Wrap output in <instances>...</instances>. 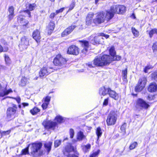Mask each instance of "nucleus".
Listing matches in <instances>:
<instances>
[{"label":"nucleus","mask_w":157,"mask_h":157,"mask_svg":"<svg viewBox=\"0 0 157 157\" xmlns=\"http://www.w3.org/2000/svg\"><path fill=\"white\" fill-rule=\"evenodd\" d=\"M108 94L110 97L115 100H117L118 98V94L114 91L111 90L110 88H108Z\"/></svg>","instance_id":"20"},{"label":"nucleus","mask_w":157,"mask_h":157,"mask_svg":"<svg viewBox=\"0 0 157 157\" xmlns=\"http://www.w3.org/2000/svg\"><path fill=\"white\" fill-rule=\"evenodd\" d=\"M108 88H105V87H102L99 90V94L103 96L105 95L109 94L108 91Z\"/></svg>","instance_id":"27"},{"label":"nucleus","mask_w":157,"mask_h":157,"mask_svg":"<svg viewBox=\"0 0 157 157\" xmlns=\"http://www.w3.org/2000/svg\"><path fill=\"white\" fill-rule=\"evenodd\" d=\"M33 37L38 42L41 38L40 33L38 30H34L33 33Z\"/></svg>","instance_id":"22"},{"label":"nucleus","mask_w":157,"mask_h":157,"mask_svg":"<svg viewBox=\"0 0 157 157\" xmlns=\"http://www.w3.org/2000/svg\"><path fill=\"white\" fill-rule=\"evenodd\" d=\"M64 155L67 157H78L77 156L75 155H71L70 154L65 153Z\"/></svg>","instance_id":"54"},{"label":"nucleus","mask_w":157,"mask_h":157,"mask_svg":"<svg viewBox=\"0 0 157 157\" xmlns=\"http://www.w3.org/2000/svg\"><path fill=\"white\" fill-rule=\"evenodd\" d=\"M100 151V150H98L97 151L94 152L90 156V157H96L99 153Z\"/></svg>","instance_id":"49"},{"label":"nucleus","mask_w":157,"mask_h":157,"mask_svg":"<svg viewBox=\"0 0 157 157\" xmlns=\"http://www.w3.org/2000/svg\"><path fill=\"white\" fill-rule=\"evenodd\" d=\"M64 9V8H63L60 9L59 10H57L56 12V14H57L59 13H61V12H62Z\"/></svg>","instance_id":"61"},{"label":"nucleus","mask_w":157,"mask_h":157,"mask_svg":"<svg viewBox=\"0 0 157 157\" xmlns=\"http://www.w3.org/2000/svg\"><path fill=\"white\" fill-rule=\"evenodd\" d=\"M132 31L134 36L135 37H138L139 36V32L136 30L135 28L132 27Z\"/></svg>","instance_id":"38"},{"label":"nucleus","mask_w":157,"mask_h":157,"mask_svg":"<svg viewBox=\"0 0 157 157\" xmlns=\"http://www.w3.org/2000/svg\"><path fill=\"white\" fill-rule=\"evenodd\" d=\"M76 27L75 25H72L66 29L61 34L62 36L64 37L70 34Z\"/></svg>","instance_id":"16"},{"label":"nucleus","mask_w":157,"mask_h":157,"mask_svg":"<svg viewBox=\"0 0 157 157\" xmlns=\"http://www.w3.org/2000/svg\"><path fill=\"white\" fill-rule=\"evenodd\" d=\"M154 34H157V29L155 28L151 29L149 32V34L150 37L151 38Z\"/></svg>","instance_id":"39"},{"label":"nucleus","mask_w":157,"mask_h":157,"mask_svg":"<svg viewBox=\"0 0 157 157\" xmlns=\"http://www.w3.org/2000/svg\"><path fill=\"white\" fill-rule=\"evenodd\" d=\"M17 107L14 104H13L12 107L9 108L7 111V116L8 118L10 119L12 117H14V115L16 113Z\"/></svg>","instance_id":"9"},{"label":"nucleus","mask_w":157,"mask_h":157,"mask_svg":"<svg viewBox=\"0 0 157 157\" xmlns=\"http://www.w3.org/2000/svg\"><path fill=\"white\" fill-rule=\"evenodd\" d=\"M5 59L6 64H10V63L11 61L8 56L6 55H5Z\"/></svg>","instance_id":"45"},{"label":"nucleus","mask_w":157,"mask_h":157,"mask_svg":"<svg viewBox=\"0 0 157 157\" xmlns=\"http://www.w3.org/2000/svg\"><path fill=\"white\" fill-rule=\"evenodd\" d=\"M27 7L28 8L29 10H26L25 11V12L28 14L29 15V17H30V12L29 10L32 11L36 7V5L34 3L29 4L27 5Z\"/></svg>","instance_id":"24"},{"label":"nucleus","mask_w":157,"mask_h":157,"mask_svg":"<svg viewBox=\"0 0 157 157\" xmlns=\"http://www.w3.org/2000/svg\"><path fill=\"white\" fill-rule=\"evenodd\" d=\"M67 60L60 55H58L54 58L53 63L56 65L64 66L66 64Z\"/></svg>","instance_id":"6"},{"label":"nucleus","mask_w":157,"mask_h":157,"mask_svg":"<svg viewBox=\"0 0 157 157\" xmlns=\"http://www.w3.org/2000/svg\"><path fill=\"white\" fill-rule=\"evenodd\" d=\"M14 16V14L13 13H10L8 16V18L9 20H11L13 17Z\"/></svg>","instance_id":"56"},{"label":"nucleus","mask_w":157,"mask_h":157,"mask_svg":"<svg viewBox=\"0 0 157 157\" xmlns=\"http://www.w3.org/2000/svg\"><path fill=\"white\" fill-rule=\"evenodd\" d=\"M55 120L58 123H61L63 121V118L60 116H57L56 117Z\"/></svg>","instance_id":"41"},{"label":"nucleus","mask_w":157,"mask_h":157,"mask_svg":"<svg viewBox=\"0 0 157 157\" xmlns=\"http://www.w3.org/2000/svg\"><path fill=\"white\" fill-rule=\"evenodd\" d=\"M14 8L13 6H11L9 7V11L10 13L14 14Z\"/></svg>","instance_id":"53"},{"label":"nucleus","mask_w":157,"mask_h":157,"mask_svg":"<svg viewBox=\"0 0 157 157\" xmlns=\"http://www.w3.org/2000/svg\"><path fill=\"white\" fill-rule=\"evenodd\" d=\"M99 36L101 37L102 36H104L106 38H107L109 37V36L108 35H105L103 33H100V35Z\"/></svg>","instance_id":"60"},{"label":"nucleus","mask_w":157,"mask_h":157,"mask_svg":"<svg viewBox=\"0 0 157 157\" xmlns=\"http://www.w3.org/2000/svg\"><path fill=\"white\" fill-rule=\"evenodd\" d=\"M7 84L6 82L0 83V97H3L10 93L13 92L11 89H7Z\"/></svg>","instance_id":"3"},{"label":"nucleus","mask_w":157,"mask_h":157,"mask_svg":"<svg viewBox=\"0 0 157 157\" xmlns=\"http://www.w3.org/2000/svg\"><path fill=\"white\" fill-rule=\"evenodd\" d=\"M151 77L154 80L157 81V72H154L152 73Z\"/></svg>","instance_id":"44"},{"label":"nucleus","mask_w":157,"mask_h":157,"mask_svg":"<svg viewBox=\"0 0 157 157\" xmlns=\"http://www.w3.org/2000/svg\"><path fill=\"white\" fill-rule=\"evenodd\" d=\"M10 132V130L3 131L1 133L2 136L9 134Z\"/></svg>","instance_id":"50"},{"label":"nucleus","mask_w":157,"mask_h":157,"mask_svg":"<svg viewBox=\"0 0 157 157\" xmlns=\"http://www.w3.org/2000/svg\"><path fill=\"white\" fill-rule=\"evenodd\" d=\"M138 145V143L136 142H132L130 145L129 148L130 150H132L134 149Z\"/></svg>","instance_id":"40"},{"label":"nucleus","mask_w":157,"mask_h":157,"mask_svg":"<svg viewBox=\"0 0 157 157\" xmlns=\"http://www.w3.org/2000/svg\"><path fill=\"white\" fill-rule=\"evenodd\" d=\"M42 144L40 143H34L31 145V154L34 157L37 155L38 152L42 146Z\"/></svg>","instance_id":"8"},{"label":"nucleus","mask_w":157,"mask_h":157,"mask_svg":"<svg viewBox=\"0 0 157 157\" xmlns=\"http://www.w3.org/2000/svg\"><path fill=\"white\" fill-rule=\"evenodd\" d=\"M123 75V78L124 79H126L127 78V70L126 69L125 70L123 71L122 72Z\"/></svg>","instance_id":"42"},{"label":"nucleus","mask_w":157,"mask_h":157,"mask_svg":"<svg viewBox=\"0 0 157 157\" xmlns=\"http://www.w3.org/2000/svg\"><path fill=\"white\" fill-rule=\"evenodd\" d=\"M61 140H56L54 143V146L55 147H57L61 144Z\"/></svg>","instance_id":"48"},{"label":"nucleus","mask_w":157,"mask_h":157,"mask_svg":"<svg viewBox=\"0 0 157 157\" xmlns=\"http://www.w3.org/2000/svg\"><path fill=\"white\" fill-rule=\"evenodd\" d=\"M82 43V46L83 49L82 50V52L84 54H86L88 51L89 47V43L86 40L80 41Z\"/></svg>","instance_id":"18"},{"label":"nucleus","mask_w":157,"mask_h":157,"mask_svg":"<svg viewBox=\"0 0 157 157\" xmlns=\"http://www.w3.org/2000/svg\"><path fill=\"white\" fill-rule=\"evenodd\" d=\"M96 133L98 136V139L101 136L102 131L100 127H98L97 128Z\"/></svg>","instance_id":"37"},{"label":"nucleus","mask_w":157,"mask_h":157,"mask_svg":"<svg viewBox=\"0 0 157 157\" xmlns=\"http://www.w3.org/2000/svg\"><path fill=\"white\" fill-rule=\"evenodd\" d=\"M69 134L70 135V137L71 138H73L75 132L74 130L73 129L71 128L70 129Z\"/></svg>","instance_id":"47"},{"label":"nucleus","mask_w":157,"mask_h":157,"mask_svg":"<svg viewBox=\"0 0 157 157\" xmlns=\"http://www.w3.org/2000/svg\"><path fill=\"white\" fill-rule=\"evenodd\" d=\"M111 60L109 56L104 55L102 56L96 57L93 61V63H88L87 65L89 67H93L95 66H102L109 64Z\"/></svg>","instance_id":"1"},{"label":"nucleus","mask_w":157,"mask_h":157,"mask_svg":"<svg viewBox=\"0 0 157 157\" xmlns=\"http://www.w3.org/2000/svg\"><path fill=\"white\" fill-rule=\"evenodd\" d=\"M53 69L52 68H48L47 67H44L42 68L39 72V76L42 78L48 75L50 73L53 71Z\"/></svg>","instance_id":"12"},{"label":"nucleus","mask_w":157,"mask_h":157,"mask_svg":"<svg viewBox=\"0 0 157 157\" xmlns=\"http://www.w3.org/2000/svg\"><path fill=\"white\" fill-rule=\"evenodd\" d=\"M109 58L110 60H111V61H110V63L111 62L115 60H120L121 59V57L120 56H116L115 55V56H113L112 57H111L110 56H109Z\"/></svg>","instance_id":"34"},{"label":"nucleus","mask_w":157,"mask_h":157,"mask_svg":"<svg viewBox=\"0 0 157 157\" xmlns=\"http://www.w3.org/2000/svg\"><path fill=\"white\" fill-rule=\"evenodd\" d=\"M52 143L51 142L46 143L44 144L45 147L48 153L51 150Z\"/></svg>","instance_id":"31"},{"label":"nucleus","mask_w":157,"mask_h":157,"mask_svg":"<svg viewBox=\"0 0 157 157\" xmlns=\"http://www.w3.org/2000/svg\"><path fill=\"white\" fill-rule=\"evenodd\" d=\"M75 151V147L72 145L71 144H68L65 147L64 151H63V153L64 154L65 153L69 154V153L72 151Z\"/></svg>","instance_id":"19"},{"label":"nucleus","mask_w":157,"mask_h":157,"mask_svg":"<svg viewBox=\"0 0 157 157\" xmlns=\"http://www.w3.org/2000/svg\"><path fill=\"white\" fill-rule=\"evenodd\" d=\"M29 40L26 36H23L21 39L19 47L21 50L26 49L29 45Z\"/></svg>","instance_id":"7"},{"label":"nucleus","mask_w":157,"mask_h":157,"mask_svg":"<svg viewBox=\"0 0 157 157\" xmlns=\"http://www.w3.org/2000/svg\"><path fill=\"white\" fill-rule=\"evenodd\" d=\"M55 28V24L53 22H50L48 24L47 29L48 30L53 31Z\"/></svg>","instance_id":"32"},{"label":"nucleus","mask_w":157,"mask_h":157,"mask_svg":"<svg viewBox=\"0 0 157 157\" xmlns=\"http://www.w3.org/2000/svg\"><path fill=\"white\" fill-rule=\"evenodd\" d=\"M126 126V124L124 123L121 127V129L122 132H125V127Z\"/></svg>","instance_id":"51"},{"label":"nucleus","mask_w":157,"mask_h":157,"mask_svg":"<svg viewBox=\"0 0 157 157\" xmlns=\"http://www.w3.org/2000/svg\"><path fill=\"white\" fill-rule=\"evenodd\" d=\"M150 68H151V67L150 66L146 67L144 69V72L145 73H147L148 70Z\"/></svg>","instance_id":"57"},{"label":"nucleus","mask_w":157,"mask_h":157,"mask_svg":"<svg viewBox=\"0 0 157 157\" xmlns=\"http://www.w3.org/2000/svg\"><path fill=\"white\" fill-rule=\"evenodd\" d=\"M152 49L154 52H157V42H155L153 44Z\"/></svg>","instance_id":"46"},{"label":"nucleus","mask_w":157,"mask_h":157,"mask_svg":"<svg viewBox=\"0 0 157 157\" xmlns=\"http://www.w3.org/2000/svg\"><path fill=\"white\" fill-rule=\"evenodd\" d=\"M77 138L78 141H81L86 139V136H85L82 132L79 131L77 134Z\"/></svg>","instance_id":"25"},{"label":"nucleus","mask_w":157,"mask_h":157,"mask_svg":"<svg viewBox=\"0 0 157 157\" xmlns=\"http://www.w3.org/2000/svg\"><path fill=\"white\" fill-rule=\"evenodd\" d=\"M56 15V13H51L50 15V17L51 18H53Z\"/></svg>","instance_id":"62"},{"label":"nucleus","mask_w":157,"mask_h":157,"mask_svg":"<svg viewBox=\"0 0 157 157\" xmlns=\"http://www.w3.org/2000/svg\"><path fill=\"white\" fill-rule=\"evenodd\" d=\"M48 104H49L44 102L42 105V107L43 109H46L47 108Z\"/></svg>","instance_id":"52"},{"label":"nucleus","mask_w":157,"mask_h":157,"mask_svg":"<svg viewBox=\"0 0 157 157\" xmlns=\"http://www.w3.org/2000/svg\"><path fill=\"white\" fill-rule=\"evenodd\" d=\"M28 82V79L25 77H23L19 83V85L21 86H25L27 83Z\"/></svg>","instance_id":"30"},{"label":"nucleus","mask_w":157,"mask_h":157,"mask_svg":"<svg viewBox=\"0 0 157 157\" xmlns=\"http://www.w3.org/2000/svg\"><path fill=\"white\" fill-rule=\"evenodd\" d=\"M67 53L74 55H78L79 53L78 48L75 45H72L68 48Z\"/></svg>","instance_id":"15"},{"label":"nucleus","mask_w":157,"mask_h":157,"mask_svg":"<svg viewBox=\"0 0 157 157\" xmlns=\"http://www.w3.org/2000/svg\"><path fill=\"white\" fill-rule=\"evenodd\" d=\"M76 27L75 25H72L66 29L61 34L62 36L64 37L70 34Z\"/></svg>","instance_id":"17"},{"label":"nucleus","mask_w":157,"mask_h":157,"mask_svg":"<svg viewBox=\"0 0 157 157\" xmlns=\"http://www.w3.org/2000/svg\"><path fill=\"white\" fill-rule=\"evenodd\" d=\"M43 125L46 129L54 130L56 126L57 123L55 122L50 121H44L42 123Z\"/></svg>","instance_id":"11"},{"label":"nucleus","mask_w":157,"mask_h":157,"mask_svg":"<svg viewBox=\"0 0 157 157\" xmlns=\"http://www.w3.org/2000/svg\"><path fill=\"white\" fill-rule=\"evenodd\" d=\"M13 98L15 99L18 103H20L21 99L20 97H17L16 98Z\"/></svg>","instance_id":"59"},{"label":"nucleus","mask_w":157,"mask_h":157,"mask_svg":"<svg viewBox=\"0 0 157 157\" xmlns=\"http://www.w3.org/2000/svg\"><path fill=\"white\" fill-rule=\"evenodd\" d=\"M147 82V79L145 77H144L140 79L138 84L135 88V91L139 92L143 90L146 85Z\"/></svg>","instance_id":"5"},{"label":"nucleus","mask_w":157,"mask_h":157,"mask_svg":"<svg viewBox=\"0 0 157 157\" xmlns=\"http://www.w3.org/2000/svg\"><path fill=\"white\" fill-rule=\"evenodd\" d=\"M102 37L99 36L98 35L94 37V40L92 42L93 44H101V40H102Z\"/></svg>","instance_id":"26"},{"label":"nucleus","mask_w":157,"mask_h":157,"mask_svg":"<svg viewBox=\"0 0 157 157\" xmlns=\"http://www.w3.org/2000/svg\"><path fill=\"white\" fill-rule=\"evenodd\" d=\"M82 148L84 153L88 152L91 148V145L90 144H88L86 145L82 146Z\"/></svg>","instance_id":"28"},{"label":"nucleus","mask_w":157,"mask_h":157,"mask_svg":"<svg viewBox=\"0 0 157 157\" xmlns=\"http://www.w3.org/2000/svg\"><path fill=\"white\" fill-rule=\"evenodd\" d=\"M103 13L104 15L105 16L104 18L105 19V20L107 21L111 19L113 17L115 14L113 11L111 10V8L109 10L103 12Z\"/></svg>","instance_id":"13"},{"label":"nucleus","mask_w":157,"mask_h":157,"mask_svg":"<svg viewBox=\"0 0 157 157\" xmlns=\"http://www.w3.org/2000/svg\"><path fill=\"white\" fill-rule=\"evenodd\" d=\"M40 111V110L37 107H34L30 110V112L32 115H35L36 114Z\"/></svg>","instance_id":"33"},{"label":"nucleus","mask_w":157,"mask_h":157,"mask_svg":"<svg viewBox=\"0 0 157 157\" xmlns=\"http://www.w3.org/2000/svg\"><path fill=\"white\" fill-rule=\"evenodd\" d=\"M117 119V115L115 112L111 111L108 116L106 120L108 125H112L114 124Z\"/></svg>","instance_id":"2"},{"label":"nucleus","mask_w":157,"mask_h":157,"mask_svg":"<svg viewBox=\"0 0 157 157\" xmlns=\"http://www.w3.org/2000/svg\"><path fill=\"white\" fill-rule=\"evenodd\" d=\"M29 145L27 147L22 150L21 152V155H25L29 154Z\"/></svg>","instance_id":"35"},{"label":"nucleus","mask_w":157,"mask_h":157,"mask_svg":"<svg viewBox=\"0 0 157 157\" xmlns=\"http://www.w3.org/2000/svg\"><path fill=\"white\" fill-rule=\"evenodd\" d=\"M109 98H107L104 100L103 103V105L106 106L108 105L109 102Z\"/></svg>","instance_id":"55"},{"label":"nucleus","mask_w":157,"mask_h":157,"mask_svg":"<svg viewBox=\"0 0 157 157\" xmlns=\"http://www.w3.org/2000/svg\"><path fill=\"white\" fill-rule=\"evenodd\" d=\"M51 97L47 96L45 98H44L43 100L45 102L49 104V102L50 101Z\"/></svg>","instance_id":"43"},{"label":"nucleus","mask_w":157,"mask_h":157,"mask_svg":"<svg viewBox=\"0 0 157 157\" xmlns=\"http://www.w3.org/2000/svg\"><path fill=\"white\" fill-rule=\"evenodd\" d=\"M135 106L136 108L138 109H147L149 107V105L143 99L139 98L136 101Z\"/></svg>","instance_id":"10"},{"label":"nucleus","mask_w":157,"mask_h":157,"mask_svg":"<svg viewBox=\"0 0 157 157\" xmlns=\"http://www.w3.org/2000/svg\"><path fill=\"white\" fill-rule=\"evenodd\" d=\"M8 49L7 48H5V50H3V49L2 46L0 45V52H2L3 51V52H6L7 51Z\"/></svg>","instance_id":"58"},{"label":"nucleus","mask_w":157,"mask_h":157,"mask_svg":"<svg viewBox=\"0 0 157 157\" xmlns=\"http://www.w3.org/2000/svg\"><path fill=\"white\" fill-rule=\"evenodd\" d=\"M148 90L151 92L157 91V85L155 82L151 83L148 88Z\"/></svg>","instance_id":"23"},{"label":"nucleus","mask_w":157,"mask_h":157,"mask_svg":"<svg viewBox=\"0 0 157 157\" xmlns=\"http://www.w3.org/2000/svg\"><path fill=\"white\" fill-rule=\"evenodd\" d=\"M103 12L98 13L96 18L93 21L96 24H99L102 23L104 22L105 20Z\"/></svg>","instance_id":"14"},{"label":"nucleus","mask_w":157,"mask_h":157,"mask_svg":"<svg viewBox=\"0 0 157 157\" xmlns=\"http://www.w3.org/2000/svg\"><path fill=\"white\" fill-rule=\"evenodd\" d=\"M17 19L18 22L20 23L23 26L26 25L28 23L27 21L23 19L21 16L19 17Z\"/></svg>","instance_id":"29"},{"label":"nucleus","mask_w":157,"mask_h":157,"mask_svg":"<svg viewBox=\"0 0 157 157\" xmlns=\"http://www.w3.org/2000/svg\"><path fill=\"white\" fill-rule=\"evenodd\" d=\"M94 15V13L92 12H90L88 14L86 19V25H89L91 24Z\"/></svg>","instance_id":"21"},{"label":"nucleus","mask_w":157,"mask_h":157,"mask_svg":"<svg viewBox=\"0 0 157 157\" xmlns=\"http://www.w3.org/2000/svg\"><path fill=\"white\" fill-rule=\"evenodd\" d=\"M110 8L114 14H122L124 13L126 10V7L123 5H113Z\"/></svg>","instance_id":"4"},{"label":"nucleus","mask_w":157,"mask_h":157,"mask_svg":"<svg viewBox=\"0 0 157 157\" xmlns=\"http://www.w3.org/2000/svg\"><path fill=\"white\" fill-rule=\"evenodd\" d=\"M109 52L110 55H111V57H112L114 56H115L116 54V52L115 50V48L114 47L112 46L109 49Z\"/></svg>","instance_id":"36"},{"label":"nucleus","mask_w":157,"mask_h":157,"mask_svg":"<svg viewBox=\"0 0 157 157\" xmlns=\"http://www.w3.org/2000/svg\"><path fill=\"white\" fill-rule=\"evenodd\" d=\"M22 105H23L24 107H25V106H27L29 105V104L26 103H22Z\"/></svg>","instance_id":"64"},{"label":"nucleus","mask_w":157,"mask_h":157,"mask_svg":"<svg viewBox=\"0 0 157 157\" xmlns=\"http://www.w3.org/2000/svg\"><path fill=\"white\" fill-rule=\"evenodd\" d=\"M154 97L151 95H148L147 97V99L149 100H151L153 99Z\"/></svg>","instance_id":"63"}]
</instances>
